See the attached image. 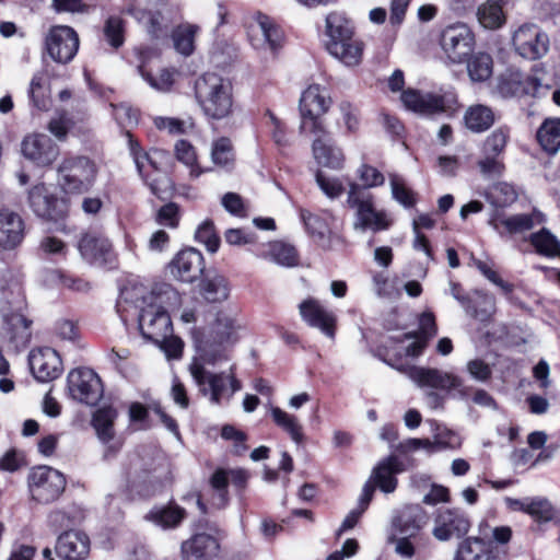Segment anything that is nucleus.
<instances>
[{
  "label": "nucleus",
  "instance_id": "obj_1",
  "mask_svg": "<svg viewBox=\"0 0 560 560\" xmlns=\"http://www.w3.org/2000/svg\"><path fill=\"white\" fill-rule=\"evenodd\" d=\"M237 325L233 317L224 313L217 315L210 336L199 346L200 355L189 365V372L203 396H210L212 404L219 405L223 399L230 400L234 393L241 390V382L235 376V366L228 373H213L207 365H217L229 359L224 345L236 341Z\"/></svg>",
  "mask_w": 560,
  "mask_h": 560
},
{
  "label": "nucleus",
  "instance_id": "obj_2",
  "mask_svg": "<svg viewBox=\"0 0 560 560\" xmlns=\"http://www.w3.org/2000/svg\"><path fill=\"white\" fill-rule=\"evenodd\" d=\"M147 293L143 285L125 288L120 292L117 307L118 311L125 310L124 304L130 303L140 308L138 323L141 335L153 342L161 341L173 331L171 317L164 306L179 304V293L170 284L160 285L148 298Z\"/></svg>",
  "mask_w": 560,
  "mask_h": 560
},
{
  "label": "nucleus",
  "instance_id": "obj_3",
  "mask_svg": "<svg viewBox=\"0 0 560 560\" xmlns=\"http://www.w3.org/2000/svg\"><path fill=\"white\" fill-rule=\"evenodd\" d=\"M328 52L347 67H355L362 60L364 45L354 36V27L342 13L332 12L326 18Z\"/></svg>",
  "mask_w": 560,
  "mask_h": 560
},
{
  "label": "nucleus",
  "instance_id": "obj_4",
  "mask_svg": "<svg viewBox=\"0 0 560 560\" xmlns=\"http://www.w3.org/2000/svg\"><path fill=\"white\" fill-rule=\"evenodd\" d=\"M195 96L203 113L212 119H223L232 113V84L217 73H205L195 81Z\"/></svg>",
  "mask_w": 560,
  "mask_h": 560
},
{
  "label": "nucleus",
  "instance_id": "obj_5",
  "mask_svg": "<svg viewBox=\"0 0 560 560\" xmlns=\"http://www.w3.org/2000/svg\"><path fill=\"white\" fill-rule=\"evenodd\" d=\"M58 185L70 196H80L88 192L94 185L96 164L84 155L65 156L57 167Z\"/></svg>",
  "mask_w": 560,
  "mask_h": 560
},
{
  "label": "nucleus",
  "instance_id": "obj_6",
  "mask_svg": "<svg viewBox=\"0 0 560 560\" xmlns=\"http://www.w3.org/2000/svg\"><path fill=\"white\" fill-rule=\"evenodd\" d=\"M347 205L354 210L353 229L357 231L380 232L392 224L387 213L375 208L373 194L357 183L349 184Z\"/></svg>",
  "mask_w": 560,
  "mask_h": 560
},
{
  "label": "nucleus",
  "instance_id": "obj_7",
  "mask_svg": "<svg viewBox=\"0 0 560 560\" xmlns=\"http://www.w3.org/2000/svg\"><path fill=\"white\" fill-rule=\"evenodd\" d=\"M70 397L88 406H96L102 399L104 388L100 376L89 368H77L67 376Z\"/></svg>",
  "mask_w": 560,
  "mask_h": 560
},
{
  "label": "nucleus",
  "instance_id": "obj_8",
  "mask_svg": "<svg viewBox=\"0 0 560 560\" xmlns=\"http://www.w3.org/2000/svg\"><path fill=\"white\" fill-rule=\"evenodd\" d=\"M32 498L39 503L47 504L57 500L63 492L66 479L61 472L48 467L34 468L28 477Z\"/></svg>",
  "mask_w": 560,
  "mask_h": 560
},
{
  "label": "nucleus",
  "instance_id": "obj_9",
  "mask_svg": "<svg viewBox=\"0 0 560 560\" xmlns=\"http://www.w3.org/2000/svg\"><path fill=\"white\" fill-rule=\"evenodd\" d=\"M512 44L516 52L525 59L537 60L549 50V37L538 25L525 23L513 34Z\"/></svg>",
  "mask_w": 560,
  "mask_h": 560
},
{
  "label": "nucleus",
  "instance_id": "obj_10",
  "mask_svg": "<svg viewBox=\"0 0 560 560\" xmlns=\"http://www.w3.org/2000/svg\"><path fill=\"white\" fill-rule=\"evenodd\" d=\"M406 375L420 387H431L438 389H458L462 398L468 397L469 388L464 386L463 380L440 371L438 369L407 366L404 369Z\"/></svg>",
  "mask_w": 560,
  "mask_h": 560
},
{
  "label": "nucleus",
  "instance_id": "obj_11",
  "mask_svg": "<svg viewBox=\"0 0 560 560\" xmlns=\"http://www.w3.org/2000/svg\"><path fill=\"white\" fill-rule=\"evenodd\" d=\"M440 44L451 62L460 63L471 52L474 35L467 25L456 23L442 31Z\"/></svg>",
  "mask_w": 560,
  "mask_h": 560
},
{
  "label": "nucleus",
  "instance_id": "obj_12",
  "mask_svg": "<svg viewBox=\"0 0 560 560\" xmlns=\"http://www.w3.org/2000/svg\"><path fill=\"white\" fill-rule=\"evenodd\" d=\"M469 528L470 521L459 509H439L434 514L432 535L439 541L463 537L469 532Z\"/></svg>",
  "mask_w": 560,
  "mask_h": 560
},
{
  "label": "nucleus",
  "instance_id": "obj_13",
  "mask_svg": "<svg viewBox=\"0 0 560 560\" xmlns=\"http://www.w3.org/2000/svg\"><path fill=\"white\" fill-rule=\"evenodd\" d=\"M46 49L56 62L67 63L79 49V36L69 26H55L46 37Z\"/></svg>",
  "mask_w": 560,
  "mask_h": 560
},
{
  "label": "nucleus",
  "instance_id": "obj_14",
  "mask_svg": "<svg viewBox=\"0 0 560 560\" xmlns=\"http://www.w3.org/2000/svg\"><path fill=\"white\" fill-rule=\"evenodd\" d=\"M545 220V214L536 209L529 213H518L513 215H504L503 213L495 211L491 215L489 224L500 235H513L530 231L535 226L542 224Z\"/></svg>",
  "mask_w": 560,
  "mask_h": 560
},
{
  "label": "nucleus",
  "instance_id": "obj_15",
  "mask_svg": "<svg viewBox=\"0 0 560 560\" xmlns=\"http://www.w3.org/2000/svg\"><path fill=\"white\" fill-rule=\"evenodd\" d=\"M21 152L36 165L48 166L58 158L59 148L47 135L31 133L23 139Z\"/></svg>",
  "mask_w": 560,
  "mask_h": 560
},
{
  "label": "nucleus",
  "instance_id": "obj_16",
  "mask_svg": "<svg viewBox=\"0 0 560 560\" xmlns=\"http://www.w3.org/2000/svg\"><path fill=\"white\" fill-rule=\"evenodd\" d=\"M30 369L39 382H50L62 372V362L56 350L45 347L32 350L28 355Z\"/></svg>",
  "mask_w": 560,
  "mask_h": 560
},
{
  "label": "nucleus",
  "instance_id": "obj_17",
  "mask_svg": "<svg viewBox=\"0 0 560 560\" xmlns=\"http://www.w3.org/2000/svg\"><path fill=\"white\" fill-rule=\"evenodd\" d=\"M174 278L184 282L195 281L203 271V257L195 248L182 249L168 265Z\"/></svg>",
  "mask_w": 560,
  "mask_h": 560
},
{
  "label": "nucleus",
  "instance_id": "obj_18",
  "mask_svg": "<svg viewBox=\"0 0 560 560\" xmlns=\"http://www.w3.org/2000/svg\"><path fill=\"white\" fill-rule=\"evenodd\" d=\"M248 36L255 47H267L271 50L280 46L282 38L271 19L260 12L256 13L248 24Z\"/></svg>",
  "mask_w": 560,
  "mask_h": 560
},
{
  "label": "nucleus",
  "instance_id": "obj_19",
  "mask_svg": "<svg viewBox=\"0 0 560 560\" xmlns=\"http://www.w3.org/2000/svg\"><path fill=\"white\" fill-rule=\"evenodd\" d=\"M302 318L312 327L318 328L329 338L335 337L336 322L335 314L326 310L317 300L307 299L299 305Z\"/></svg>",
  "mask_w": 560,
  "mask_h": 560
},
{
  "label": "nucleus",
  "instance_id": "obj_20",
  "mask_svg": "<svg viewBox=\"0 0 560 560\" xmlns=\"http://www.w3.org/2000/svg\"><path fill=\"white\" fill-rule=\"evenodd\" d=\"M56 552L62 560H85L90 553V538L84 532L67 530L58 537Z\"/></svg>",
  "mask_w": 560,
  "mask_h": 560
},
{
  "label": "nucleus",
  "instance_id": "obj_21",
  "mask_svg": "<svg viewBox=\"0 0 560 560\" xmlns=\"http://www.w3.org/2000/svg\"><path fill=\"white\" fill-rule=\"evenodd\" d=\"M78 249L83 259L91 264L104 265L109 261L112 244L102 234L86 232L81 235Z\"/></svg>",
  "mask_w": 560,
  "mask_h": 560
},
{
  "label": "nucleus",
  "instance_id": "obj_22",
  "mask_svg": "<svg viewBox=\"0 0 560 560\" xmlns=\"http://www.w3.org/2000/svg\"><path fill=\"white\" fill-rule=\"evenodd\" d=\"M428 523L429 514L420 505L406 506L393 521L399 535L412 536L413 539L422 538L419 533Z\"/></svg>",
  "mask_w": 560,
  "mask_h": 560
},
{
  "label": "nucleus",
  "instance_id": "obj_23",
  "mask_svg": "<svg viewBox=\"0 0 560 560\" xmlns=\"http://www.w3.org/2000/svg\"><path fill=\"white\" fill-rule=\"evenodd\" d=\"M24 238V222L14 212L0 211V252L13 250Z\"/></svg>",
  "mask_w": 560,
  "mask_h": 560
},
{
  "label": "nucleus",
  "instance_id": "obj_24",
  "mask_svg": "<svg viewBox=\"0 0 560 560\" xmlns=\"http://www.w3.org/2000/svg\"><path fill=\"white\" fill-rule=\"evenodd\" d=\"M301 217L307 232L322 248L331 250L345 245L342 236L332 233L319 217L304 210L301 211Z\"/></svg>",
  "mask_w": 560,
  "mask_h": 560
},
{
  "label": "nucleus",
  "instance_id": "obj_25",
  "mask_svg": "<svg viewBox=\"0 0 560 560\" xmlns=\"http://www.w3.org/2000/svg\"><path fill=\"white\" fill-rule=\"evenodd\" d=\"M28 203L34 213L44 219L58 220L63 214V211L58 209V199L48 192L44 184H38L30 190Z\"/></svg>",
  "mask_w": 560,
  "mask_h": 560
},
{
  "label": "nucleus",
  "instance_id": "obj_26",
  "mask_svg": "<svg viewBox=\"0 0 560 560\" xmlns=\"http://www.w3.org/2000/svg\"><path fill=\"white\" fill-rule=\"evenodd\" d=\"M406 108L422 115H432L445 110L444 98L431 93L407 90L401 94Z\"/></svg>",
  "mask_w": 560,
  "mask_h": 560
},
{
  "label": "nucleus",
  "instance_id": "obj_27",
  "mask_svg": "<svg viewBox=\"0 0 560 560\" xmlns=\"http://www.w3.org/2000/svg\"><path fill=\"white\" fill-rule=\"evenodd\" d=\"M219 549L218 540L211 535L201 533L182 545L183 560H212Z\"/></svg>",
  "mask_w": 560,
  "mask_h": 560
},
{
  "label": "nucleus",
  "instance_id": "obj_28",
  "mask_svg": "<svg viewBox=\"0 0 560 560\" xmlns=\"http://www.w3.org/2000/svg\"><path fill=\"white\" fill-rule=\"evenodd\" d=\"M503 555L477 537L464 539L457 548L455 560H500Z\"/></svg>",
  "mask_w": 560,
  "mask_h": 560
},
{
  "label": "nucleus",
  "instance_id": "obj_29",
  "mask_svg": "<svg viewBox=\"0 0 560 560\" xmlns=\"http://www.w3.org/2000/svg\"><path fill=\"white\" fill-rule=\"evenodd\" d=\"M330 106V98L325 89L317 84L310 85L300 98L301 117L323 116Z\"/></svg>",
  "mask_w": 560,
  "mask_h": 560
},
{
  "label": "nucleus",
  "instance_id": "obj_30",
  "mask_svg": "<svg viewBox=\"0 0 560 560\" xmlns=\"http://www.w3.org/2000/svg\"><path fill=\"white\" fill-rule=\"evenodd\" d=\"M313 156L316 162L331 170H340L345 163V155L340 148L335 145L332 139H314L312 144Z\"/></svg>",
  "mask_w": 560,
  "mask_h": 560
},
{
  "label": "nucleus",
  "instance_id": "obj_31",
  "mask_svg": "<svg viewBox=\"0 0 560 560\" xmlns=\"http://www.w3.org/2000/svg\"><path fill=\"white\" fill-rule=\"evenodd\" d=\"M402 470V464L398 458L396 456H388L373 469L372 479L382 491L390 493L397 487L395 474Z\"/></svg>",
  "mask_w": 560,
  "mask_h": 560
},
{
  "label": "nucleus",
  "instance_id": "obj_32",
  "mask_svg": "<svg viewBox=\"0 0 560 560\" xmlns=\"http://www.w3.org/2000/svg\"><path fill=\"white\" fill-rule=\"evenodd\" d=\"M495 122L493 109L483 104L470 105L464 114L465 127L474 133H481L490 129Z\"/></svg>",
  "mask_w": 560,
  "mask_h": 560
},
{
  "label": "nucleus",
  "instance_id": "obj_33",
  "mask_svg": "<svg viewBox=\"0 0 560 560\" xmlns=\"http://www.w3.org/2000/svg\"><path fill=\"white\" fill-rule=\"evenodd\" d=\"M537 140L549 154L560 150V118H547L537 130Z\"/></svg>",
  "mask_w": 560,
  "mask_h": 560
},
{
  "label": "nucleus",
  "instance_id": "obj_34",
  "mask_svg": "<svg viewBox=\"0 0 560 560\" xmlns=\"http://www.w3.org/2000/svg\"><path fill=\"white\" fill-rule=\"evenodd\" d=\"M529 243L538 255L548 258H560V241L548 229L542 228L532 233Z\"/></svg>",
  "mask_w": 560,
  "mask_h": 560
},
{
  "label": "nucleus",
  "instance_id": "obj_35",
  "mask_svg": "<svg viewBox=\"0 0 560 560\" xmlns=\"http://www.w3.org/2000/svg\"><path fill=\"white\" fill-rule=\"evenodd\" d=\"M117 411L112 406H105L93 413L92 425L100 440L107 443L114 439V422L117 418Z\"/></svg>",
  "mask_w": 560,
  "mask_h": 560
},
{
  "label": "nucleus",
  "instance_id": "obj_36",
  "mask_svg": "<svg viewBox=\"0 0 560 560\" xmlns=\"http://www.w3.org/2000/svg\"><path fill=\"white\" fill-rule=\"evenodd\" d=\"M186 512L178 505H167L153 509L147 518L163 528H174L184 520Z\"/></svg>",
  "mask_w": 560,
  "mask_h": 560
},
{
  "label": "nucleus",
  "instance_id": "obj_37",
  "mask_svg": "<svg viewBox=\"0 0 560 560\" xmlns=\"http://www.w3.org/2000/svg\"><path fill=\"white\" fill-rule=\"evenodd\" d=\"M505 0H489L478 8L477 18L479 23L489 30H495L503 25L505 16L501 3Z\"/></svg>",
  "mask_w": 560,
  "mask_h": 560
},
{
  "label": "nucleus",
  "instance_id": "obj_38",
  "mask_svg": "<svg viewBox=\"0 0 560 560\" xmlns=\"http://www.w3.org/2000/svg\"><path fill=\"white\" fill-rule=\"evenodd\" d=\"M201 294L208 302H222L229 296L228 280L221 276L215 275L207 278L201 282Z\"/></svg>",
  "mask_w": 560,
  "mask_h": 560
},
{
  "label": "nucleus",
  "instance_id": "obj_39",
  "mask_svg": "<svg viewBox=\"0 0 560 560\" xmlns=\"http://www.w3.org/2000/svg\"><path fill=\"white\" fill-rule=\"evenodd\" d=\"M270 412L275 423L287 431L296 444H301L303 442L304 435L302 432V425L294 416L285 412L279 407H272Z\"/></svg>",
  "mask_w": 560,
  "mask_h": 560
},
{
  "label": "nucleus",
  "instance_id": "obj_40",
  "mask_svg": "<svg viewBox=\"0 0 560 560\" xmlns=\"http://www.w3.org/2000/svg\"><path fill=\"white\" fill-rule=\"evenodd\" d=\"M211 160L212 162L225 170H230L234 165L235 154L231 140L222 137L213 141L211 148Z\"/></svg>",
  "mask_w": 560,
  "mask_h": 560
},
{
  "label": "nucleus",
  "instance_id": "obj_41",
  "mask_svg": "<svg viewBox=\"0 0 560 560\" xmlns=\"http://www.w3.org/2000/svg\"><path fill=\"white\" fill-rule=\"evenodd\" d=\"M492 58L485 52L474 55L467 66L470 79L477 82L488 80L492 74Z\"/></svg>",
  "mask_w": 560,
  "mask_h": 560
},
{
  "label": "nucleus",
  "instance_id": "obj_42",
  "mask_svg": "<svg viewBox=\"0 0 560 560\" xmlns=\"http://www.w3.org/2000/svg\"><path fill=\"white\" fill-rule=\"evenodd\" d=\"M510 140V129L499 127L494 129L483 141L482 153L502 158Z\"/></svg>",
  "mask_w": 560,
  "mask_h": 560
},
{
  "label": "nucleus",
  "instance_id": "obj_43",
  "mask_svg": "<svg viewBox=\"0 0 560 560\" xmlns=\"http://www.w3.org/2000/svg\"><path fill=\"white\" fill-rule=\"evenodd\" d=\"M8 324L12 330L11 339L16 343V346L25 347L32 337V320L27 319L22 314H13L9 317Z\"/></svg>",
  "mask_w": 560,
  "mask_h": 560
},
{
  "label": "nucleus",
  "instance_id": "obj_44",
  "mask_svg": "<svg viewBox=\"0 0 560 560\" xmlns=\"http://www.w3.org/2000/svg\"><path fill=\"white\" fill-rule=\"evenodd\" d=\"M267 257L285 267H292L296 265L298 261L295 248L292 245L282 242L271 243L269 245Z\"/></svg>",
  "mask_w": 560,
  "mask_h": 560
},
{
  "label": "nucleus",
  "instance_id": "obj_45",
  "mask_svg": "<svg viewBox=\"0 0 560 560\" xmlns=\"http://www.w3.org/2000/svg\"><path fill=\"white\" fill-rule=\"evenodd\" d=\"M488 199L493 206L504 208L516 201L517 192L512 185L498 183L491 187L488 192Z\"/></svg>",
  "mask_w": 560,
  "mask_h": 560
},
{
  "label": "nucleus",
  "instance_id": "obj_46",
  "mask_svg": "<svg viewBox=\"0 0 560 560\" xmlns=\"http://www.w3.org/2000/svg\"><path fill=\"white\" fill-rule=\"evenodd\" d=\"M434 224L435 221L428 214H420L412 222V229L415 233L413 247L416 249L423 250L430 258H432L430 244L425 235L420 232V229H432Z\"/></svg>",
  "mask_w": 560,
  "mask_h": 560
},
{
  "label": "nucleus",
  "instance_id": "obj_47",
  "mask_svg": "<svg viewBox=\"0 0 560 560\" xmlns=\"http://www.w3.org/2000/svg\"><path fill=\"white\" fill-rule=\"evenodd\" d=\"M197 31L198 26L195 25H184L178 27L173 34L176 50L185 56L192 54L194 39Z\"/></svg>",
  "mask_w": 560,
  "mask_h": 560
},
{
  "label": "nucleus",
  "instance_id": "obj_48",
  "mask_svg": "<svg viewBox=\"0 0 560 560\" xmlns=\"http://www.w3.org/2000/svg\"><path fill=\"white\" fill-rule=\"evenodd\" d=\"M422 538L413 539L412 536L400 535L399 537H390L389 542L394 545L395 552L405 559H411L420 553L419 542Z\"/></svg>",
  "mask_w": 560,
  "mask_h": 560
},
{
  "label": "nucleus",
  "instance_id": "obj_49",
  "mask_svg": "<svg viewBox=\"0 0 560 560\" xmlns=\"http://www.w3.org/2000/svg\"><path fill=\"white\" fill-rule=\"evenodd\" d=\"M46 83L47 80L45 75L37 73L33 77L30 84V96L34 105L42 110L47 109L49 106Z\"/></svg>",
  "mask_w": 560,
  "mask_h": 560
},
{
  "label": "nucleus",
  "instance_id": "obj_50",
  "mask_svg": "<svg viewBox=\"0 0 560 560\" xmlns=\"http://www.w3.org/2000/svg\"><path fill=\"white\" fill-rule=\"evenodd\" d=\"M124 21L119 16H109L104 25V36L107 43L115 49L122 46L125 42L124 36Z\"/></svg>",
  "mask_w": 560,
  "mask_h": 560
},
{
  "label": "nucleus",
  "instance_id": "obj_51",
  "mask_svg": "<svg viewBox=\"0 0 560 560\" xmlns=\"http://www.w3.org/2000/svg\"><path fill=\"white\" fill-rule=\"evenodd\" d=\"M525 513L538 522H548L553 517L552 505L548 500L541 498L529 499Z\"/></svg>",
  "mask_w": 560,
  "mask_h": 560
},
{
  "label": "nucleus",
  "instance_id": "obj_52",
  "mask_svg": "<svg viewBox=\"0 0 560 560\" xmlns=\"http://www.w3.org/2000/svg\"><path fill=\"white\" fill-rule=\"evenodd\" d=\"M142 78L155 90L161 92L170 91L174 83L175 71L170 69H162L156 75L140 69Z\"/></svg>",
  "mask_w": 560,
  "mask_h": 560
},
{
  "label": "nucleus",
  "instance_id": "obj_53",
  "mask_svg": "<svg viewBox=\"0 0 560 560\" xmlns=\"http://www.w3.org/2000/svg\"><path fill=\"white\" fill-rule=\"evenodd\" d=\"M438 332L435 318L432 313H423L419 320V330L411 331L404 335V339L422 338L427 341L434 337Z\"/></svg>",
  "mask_w": 560,
  "mask_h": 560
},
{
  "label": "nucleus",
  "instance_id": "obj_54",
  "mask_svg": "<svg viewBox=\"0 0 560 560\" xmlns=\"http://www.w3.org/2000/svg\"><path fill=\"white\" fill-rule=\"evenodd\" d=\"M196 240L206 245L210 253H215L220 245V238L215 234L214 225L211 221L203 222L196 231Z\"/></svg>",
  "mask_w": 560,
  "mask_h": 560
},
{
  "label": "nucleus",
  "instance_id": "obj_55",
  "mask_svg": "<svg viewBox=\"0 0 560 560\" xmlns=\"http://www.w3.org/2000/svg\"><path fill=\"white\" fill-rule=\"evenodd\" d=\"M72 127L73 120L67 113L62 112L49 120L47 128L59 141H65Z\"/></svg>",
  "mask_w": 560,
  "mask_h": 560
},
{
  "label": "nucleus",
  "instance_id": "obj_56",
  "mask_svg": "<svg viewBox=\"0 0 560 560\" xmlns=\"http://www.w3.org/2000/svg\"><path fill=\"white\" fill-rule=\"evenodd\" d=\"M210 486L218 493V506L222 508L228 502L229 472L225 469H217L210 478Z\"/></svg>",
  "mask_w": 560,
  "mask_h": 560
},
{
  "label": "nucleus",
  "instance_id": "obj_57",
  "mask_svg": "<svg viewBox=\"0 0 560 560\" xmlns=\"http://www.w3.org/2000/svg\"><path fill=\"white\" fill-rule=\"evenodd\" d=\"M315 178L320 190L328 198H338L343 192V185L338 178L328 177L322 171L316 172Z\"/></svg>",
  "mask_w": 560,
  "mask_h": 560
},
{
  "label": "nucleus",
  "instance_id": "obj_58",
  "mask_svg": "<svg viewBox=\"0 0 560 560\" xmlns=\"http://www.w3.org/2000/svg\"><path fill=\"white\" fill-rule=\"evenodd\" d=\"M154 125L160 130H167L172 135H180L188 131L194 127V124L190 120H180L177 118L171 117H156L154 119Z\"/></svg>",
  "mask_w": 560,
  "mask_h": 560
},
{
  "label": "nucleus",
  "instance_id": "obj_59",
  "mask_svg": "<svg viewBox=\"0 0 560 560\" xmlns=\"http://www.w3.org/2000/svg\"><path fill=\"white\" fill-rule=\"evenodd\" d=\"M320 117L322 116H310L307 118L302 117L300 129L301 131H308L315 137V139H325L328 141L331 138Z\"/></svg>",
  "mask_w": 560,
  "mask_h": 560
},
{
  "label": "nucleus",
  "instance_id": "obj_60",
  "mask_svg": "<svg viewBox=\"0 0 560 560\" xmlns=\"http://www.w3.org/2000/svg\"><path fill=\"white\" fill-rule=\"evenodd\" d=\"M358 175L363 183V185L360 186L365 187V189L381 186L385 182L384 175L378 170L368 164H363L358 170Z\"/></svg>",
  "mask_w": 560,
  "mask_h": 560
},
{
  "label": "nucleus",
  "instance_id": "obj_61",
  "mask_svg": "<svg viewBox=\"0 0 560 560\" xmlns=\"http://www.w3.org/2000/svg\"><path fill=\"white\" fill-rule=\"evenodd\" d=\"M390 186H392V194L393 197L404 205L405 207H411L415 205V198L411 190H409L402 183V180L396 176L393 175L390 177Z\"/></svg>",
  "mask_w": 560,
  "mask_h": 560
},
{
  "label": "nucleus",
  "instance_id": "obj_62",
  "mask_svg": "<svg viewBox=\"0 0 560 560\" xmlns=\"http://www.w3.org/2000/svg\"><path fill=\"white\" fill-rule=\"evenodd\" d=\"M474 265L489 281L498 285L505 294H509L513 291V285L502 280L500 276L494 270H492L486 261L475 259Z\"/></svg>",
  "mask_w": 560,
  "mask_h": 560
},
{
  "label": "nucleus",
  "instance_id": "obj_63",
  "mask_svg": "<svg viewBox=\"0 0 560 560\" xmlns=\"http://www.w3.org/2000/svg\"><path fill=\"white\" fill-rule=\"evenodd\" d=\"M467 372L474 380L481 383L488 382L492 375L490 365L480 359L470 360L467 363Z\"/></svg>",
  "mask_w": 560,
  "mask_h": 560
},
{
  "label": "nucleus",
  "instance_id": "obj_64",
  "mask_svg": "<svg viewBox=\"0 0 560 560\" xmlns=\"http://www.w3.org/2000/svg\"><path fill=\"white\" fill-rule=\"evenodd\" d=\"M478 167L483 175H500L504 170L502 158L483 154L478 161Z\"/></svg>",
  "mask_w": 560,
  "mask_h": 560
}]
</instances>
